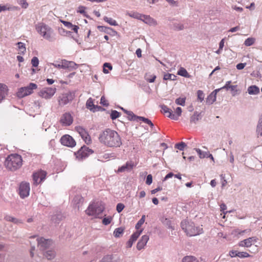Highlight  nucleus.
<instances>
[{
	"label": "nucleus",
	"instance_id": "9",
	"mask_svg": "<svg viewBox=\"0 0 262 262\" xmlns=\"http://www.w3.org/2000/svg\"><path fill=\"white\" fill-rule=\"evenodd\" d=\"M56 91L55 88H44L39 92L38 95L43 98L48 99L54 96Z\"/></svg>",
	"mask_w": 262,
	"mask_h": 262
},
{
	"label": "nucleus",
	"instance_id": "56",
	"mask_svg": "<svg viewBox=\"0 0 262 262\" xmlns=\"http://www.w3.org/2000/svg\"><path fill=\"white\" fill-rule=\"evenodd\" d=\"M31 63L34 67H37L39 64V60L37 57H33L31 59Z\"/></svg>",
	"mask_w": 262,
	"mask_h": 262
},
{
	"label": "nucleus",
	"instance_id": "61",
	"mask_svg": "<svg viewBox=\"0 0 262 262\" xmlns=\"http://www.w3.org/2000/svg\"><path fill=\"white\" fill-rule=\"evenodd\" d=\"M100 103L103 106H107L108 105L107 101L105 98L104 96H102L100 99Z\"/></svg>",
	"mask_w": 262,
	"mask_h": 262
},
{
	"label": "nucleus",
	"instance_id": "12",
	"mask_svg": "<svg viewBox=\"0 0 262 262\" xmlns=\"http://www.w3.org/2000/svg\"><path fill=\"white\" fill-rule=\"evenodd\" d=\"M75 130L78 133V134L80 135L81 138L87 144L91 143V137L85 128L82 126H78L75 127Z\"/></svg>",
	"mask_w": 262,
	"mask_h": 262
},
{
	"label": "nucleus",
	"instance_id": "30",
	"mask_svg": "<svg viewBox=\"0 0 262 262\" xmlns=\"http://www.w3.org/2000/svg\"><path fill=\"white\" fill-rule=\"evenodd\" d=\"M182 262H200L199 259L194 256L192 255H187L184 256L182 260Z\"/></svg>",
	"mask_w": 262,
	"mask_h": 262
},
{
	"label": "nucleus",
	"instance_id": "26",
	"mask_svg": "<svg viewBox=\"0 0 262 262\" xmlns=\"http://www.w3.org/2000/svg\"><path fill=\"white\" fill-rule=\"evenodd\" d=\"M5 220L8 222H12L15 224L18 225L23 223V222L21 220L18 219L17 218L14 217L13 216H11L10 215H6L5 216Z\"/></svg>",
	"mask_w": 262,
	"mask_h": 262
},
{
	"label": "nucleus",
	"instance_id": "64",
	"mask_svg": "<svg viewBox=\"0 0 262 262\" xmlns=\"http://www.w3.org/2000/svg\"><path fill=\"white\" fill-rule=\"evenodd\" d=\"M61 22L64 25L65 27H67L68 28H71L73 27L72 24L69 21L61 20Z\"/></svg>",
	"mask_w": 262,
	"mask_h": 262
},
{
	"label": "nucleus",
	"instance_id": "17",
	"mask_svg": "<svg viewBox=\"0 0 262 262\" xmlns=\"http://www.w3.org/2000/svg\"><path fill=\"white\" fill-rule=\"evenodd\" d=\"M134 167V163L132 161H128L124 165L118 168L117 172H129L133 169Z\"/></svg>",
	"mask_w": 262,
	"mask_h": 262
},
{
	"label": "nucleus",
	"instance_id": "21",
	"mask_svg": "<svg viewBox=\"0 0 262 262\" xmlns=\"http://www.w3.org/2000/svg\"><path fill=\"white\" fill-rule=\"evenodd\" d=\"M182 112V108L180 107H178L175 110V113H173L172 111H171V113L169 114V118L174 120H178L179 117L181 115Z\"/></svg>",
	"mask_w": 262,
	"mask_h": 262
},
{
	"label": "nucleus",
	"instance_id": "58",
	"mask_svg": "<svg viewBox=\"0 0 262 262\" xmlns=\"http://www.w3.org/2000/svg\"><path fill=\"white\" fill-rule=\"evenodd\" d=\"M112 221V218L111 216L104 217L102 220V223L105 225H107L111 223Z\"/></svg>",
	"mask_w": 262,
	"mask_h": 262
},
{
	"label": "nucleus",
	"instance_id": "59",
	"mask_svg": "<svg viewBox=\"0 0 262 262\" xmlns=\"http://www.w3.org/2000/svg\"><path fill=\"white\" fill-rule=\"evenodd\" d=\"M124 207L125 206H124V205L123 204H122V203H118L117 205L116 210L118 211V212L120 213V212H121L123 210V209H124Z\"/></svg>",
	"mask_w": 262,
	"mask_h": 262
},
{
	"label": "nucleus",
	"instance_id": "32",
	"mask_svg": "<svg viewBox=\"0 0 262 262\" xmlns=\"http://www.w3.org/2000/svg\"><path fill=\"white\" fill-rule=\"evenodd\" d=\"M86 106L90 110L95 112V105L94 104L93 100L92 98H90L86 101Z\"/></svg>",
	"mask_w": 262,
	"mask_h": 262
},
{
	"label": "nucleus",
	"instance_id": "42",
	"mask_svg": "<svg viewBox=\"0 0 262 262\" xmlns=\"http://www.w3.org/2000/svg\"><path fill=\"white\" fill-rule=\"evenodd\" d=\"M142 231H143L142 229H141L140 230L137 231L136 232L134 233L132 235L130 238L132 239V241H134L135 242L137 239L138 237L140 236V235L141 234Z\"/></svg>",
	"mask_w": 262,
	"mask_h": 262
},
{
	"label": "nucleus",
	"instance_id": "47",
	"mask_svg": "<svg viewBox=\"0 0 262 262\" xmlns=\"http://www.w3.org/2000/svg\"><path fill=\"white\" fill-rule=\"evenodd\" d=\"M126 114L128 115V118L129 120L135 121L136 120L137 116L135 115L132 111H126Z\"/></svg>",
	"mask_w": 262,
	"mask_h": 262
},
{
	"label": "nucleus",
	"instance_id": "52",
	"mask_svg": "<svg viewBox=\"0 0 262 262\" xmlns=\"http://www.w3.org/2000/svg\"><path fill=\"white\" fill-rule=\"evenodd\" d=\"M185 146H186V144L183 142H181L175 145V148L181 151L184 150V147Z\"/></svg>",
	"mask_w": 262,
	"mask_h": 262
},
{
	"label": "nucleus",
	"instance_id": "23",
	"mask_svg": "<svg viewBox=\"0 0 262 262\" xmlns=\"http://www.w3.org/2000/svg\"><path fill=\"white\" fill-rule=\"evenodd\" d=\"M7 86L3 83H0V101L7 95Z\"/></svg>",
	"mask_w": 262,
	"mask_h": 262
},
{
	"label": "nucleus",
	"instance_id": "10",
	"mask_svg": "<svg viewBox=\"0 0 262 262\" xmlns=\"http://www.w3.org/2000/svg\"><path fill=\"white\" fill-rule=\"evenodd\" d=\"M47 176L46 171L40 170L33 174V184L37 185L45 180Z\"/></svg>",
	"mask_w": 262,
	"mask_h": 262
},
{
	"label": "nucleus",
	"instance_id": "15",
	"mask_svg": "<svg viewBox=\"0 0 262 262\" xmlns=\"http://www.w3.org/2000/svg\"><path fill=\"white\" fill-rule=\"evenodd\" d=\"M36 241L37 242L38 247L41 250H44L52 244V241L49 239H46L42 237L37 238Z\"/></svg>",
	"mask_w": 262,
	"mask_h": 262
},
{
	"label": "nucleus",
	"instance_id": "57",
	"mask_svg": "<svg viewBox=\"0 0 262 262\" xmlns=\"http://www.w3.org/2000/svg\"><path fill=\"white\" fill-rule=\"evenodd\" d=\"M237 256L240 258L248 257L250 255L246 252H238Z\"/></svg>",
	"mask_w": 262,
	"mask_h": 262
},
{
	"label": "nucleus",
	"instance_id": "2",
	"mask_svg": "<svg viewBox=\"0 0 262 262\" xmlns=\"http://www.w3.org/2000/svg\"><path fill=\"white\" fill-rule=\"evenodd\" d=\"M23 165V159L20 155L14 154L9 155L5 160V165L11 171H14L19 169Z\"/></svg>",
	"mask_w": 262,
	"mask_h": 262
},
{
	"label": "nucleus",
	"instance_id": "11",
	"mask_svg": "<svg viewBox=\"0 0 262 262\" xmlns=\"http://www.w3.org/2000/svg\"><path fill=\"white\" fill-rule=\"evenodd\" d=\"M30 184L28 182H23L19 185V193L21 198H25L29 196L30 192Z\"/></svg>",
	"mask_w": 262,
	"mask_h": 262
},
{
	"label": "nucleus",
	"instance_id": "55",
	"mask_svg": "<svg viewBox=\"0 0 262 262\" xmlns=\"http://www.w3.org/2000/svg\"><path fill=\"white\" fill-rule=\"evenodd\" d=\"M197 96H198V99L201 102H202L204 100L205 95L202 91L198 90L197 92Z\"/></svg>",
	"mask_w": 262,
	"mask_h": 262
},
{
	"label": "nucleus",
	"instance_id": "63",
	"mask_svg": "<svg viewBox=\"0 0 262 262\" xmlns=\"http://www.w3.org/2000/svg\"><path fill=\"white\" fill-rule=\"evenodd\" d=\"M59 33L61 35L65 36L67 34L70 33V31H68L64 29L61 28L59 29Z\"/></svg>",
	"mask_w": 262,
	"mask_h": 262
},
{
	"label": "nucleus",
	"instance_id": "48",
	"mask_svg": "<svg viewBox=\"0 0 262 262\" xmlns=\"http://www.w3.org/2000/svg\"><path fill=\"white\" fill-rule=\"evenodd\" d=\"M156 78L155 75H145V79L149 82H154Z\"/></svg>",
	"mask_w": 262,
	"mask_h": 262
},
{
	"label": "nucleus",
	"instance_id": "20",
	"mask_svg": "<svg viewBox=\"0 0 262 262\" xmlns=\"http://www.w3.org/2000/svg\"><path fill=\"white\" fill-rule=\"evenodd\" d=\"M257 238L256 237H251L244 239L241 242L239 246L246 247H250L254 242H256Z\"/></svg>",
	"mask_w": 262,
	"mask_h": 262
},
{
	"label": "nucleus",
	"instance_id": "27",
	"mask_svg": "<svg viewBox=\"0 0 262 262\" xmlns=\"http://www.w3.org/2000/svg\"><path fill=\"white\" fill-rule=\"evenodd\" d=\"M201 118V113L195 112L193 115L191 116L190 122L191 123L196 124V122Z\"/></svg>",
	"mask_w": 262,
	"mask_h": 262
},
{
	"label": "nucleus",
	"instance_id": "62",
	"mask_svg": "<svg viewBox=\"0 0 262 262\" xmlns=\"http://www.w3.org/2000/svg\"><path fill=\"white\" fill-rule=\"evenodd\" d=\"M231 83V81H228L226 82L224 86L221 88L222 89H226V90H228L230 89V87L232 86V85H230V83Z\"/></svg>",
	"mask_w": 262,
	"mask_h": 262
},
{
	"label": "nucleus",
	"instance_id": "7",
	"mask_svg": "<svg viewBox=\"0 0 262 262\" xmlns=\"http://www.w3.org/2000/svg\"><path fill=\"white\" fill-rule=\"evenodd\" d=\"M75 97V93L69 92L62 94L58 97V103L60 106H64L72 101Z\"/></svg>",
	"mask_w": 262,
	"mask_h": 262
},
{
	"label": "nucleus",
	"instance_id": "41",
	"mask_svg": "<svg viewBox=\"0 0 262 262\" xmlns=\"http://www.w3.org/2000/svg\"><path fill=\"white\" fill-rule=\"evenodd\" d=\"M163 79L165 80H175L176 79V76L173 74L167 73L164 75Z\"/></svg>",
	"mask_w": 262,
	"mask_h": 262
},
{
	"label": "nucleus",
	"instance_id": "45",
	"mask_svg": "<svg viewBox=\"0 0 262 262\" xmlns=\"http://www.w3.org/2000/svg\"><path fill=\"white\" fill-rule=\"evenodd\" d=\"M255 42V39L252 37H249L247 38L245 42L244 45L246 46H252Z\"/></svg>",
	"mask_w": 262,
	"mask_h": 262
},
{
	"label": "nucleus",
	"instance_id": "53",
	"mask_svg": "<svg viewBox=\"0 0 262 262\" xmlns=\"http://www.w3.org/2000/svg\"><path fill=\"white\" fill-rule=\"evenodd\" d=\"M247 230H240L238 229H236L232 230L231 234L234 235H236L238 234H243L244 233H246L247 232Z\"/></svg>",
	"mask_w": 262,
	"mask_h": 262
},
{
	"label": "nucleus",
	"instance_id": "13",
	"mask_svg": "<svg viewBox=\"0 0 262 262\" xmlns=\"http://www.w3.org/2000/svg\"><path fill=\"white\" fill-rule=\"evenodd\" d=\"M61 144L64 146L73 147L76 145V142L74 139L69 135L63 136L60 139Z\"/></svg>",
	"mask_w": 262,
	"mask_h": 262
},
{
	"label": "nucleus",
	"instance_id": "19",
	"mask_svg": "<svg viewBox=\"0 0 262 262\" xmlns=\"http://www.w3.org/2000/svg\"><path fill=\"white\" fill-rule=\"evenodd\" d=\"M63 64V69H68L69 70L76 69L77 68V64L73 61H67L65 59L62 60Z\"/></svg>",
	"mask_w": 262,
	"mask_h": 262
},
{
	"label": "nucleus",
	"instance_id": "29",
	"mask_svg": "<svg viewBox=\"0 0 262 262\" xmlns=\"http://www.w3.org/2000/svg\"><path fill=\"white\" fill-rule=\"evenodd\" d=\"M99 158L101 160H108L111 158L115 159L116 158L115 154L114 153H104L99 156Z\"/></svg>",
	"mask_w": 262,
	"mask_h": 262
},
{
	"label": "nucleus",
	"instance_id": "40",
	"mask_svg": "<svg viewBox=\"0 0 262 262\" xmlns=\"http://www.w3.org/2000/svg\"><path fill=\"white\" fill-rule=\"evenodd\" d=\"M195 150L196 151V152L198 153V154L199 155V157L201 159L204 158L208 156V152L202 151L199 148H195Z\"/></svg>",
	"mask_w": 262,
	"mask_h": 262
},
{
	"label": "nucleus",
	"instance_id": "24",
	"mask_svg": "<svg viewBox=\"0 0 262 262\" xmlns=\"http://www.w3.org/2000/svg\"><path fill=\"white\" fill-rule=\"evenodd\" d=\"M102 262H121V260L118 257H115L112 255H107L102 258Z\"/></svg>",
	"mask_w": 262,
	"mask_h": 262
},
{
	"label": "nucleus",
	"instance_id": "36",
	"mask_svg": "<svg viewBox=\"0 0 262 262\" xmlns=\"http://www.w3.org/2000/svg\"><path fill=\"white\" fill-rule=\"evenodd\" d=\"M124 231V228L122 227H119L116 228L114 231V235L116 237H120L123 234Z\"/></svg>",
	"mask_w": 262,
	"mask_h": 262
},
{
	"label": "nucleus",
	"instance_id": "3",
	"mask_svg": "<svg viewBox=\"0 0 262 262\" xmlns=\"http://www.w3.org/2000/svg\"><path fill=\"white\" fill-rule=\"evenodd\" d=\"M36 30L45 39L50 42L55 40V34L53 30L48 25L43 23H39L36 26Z\"/></svg>",
	"mask_w": 262,
	"mask_h": 262
},
{
	"label": "nucleus",
	"instance_id": "37",
	"mask_svg": "<svg viewBox=\"0 0 262 262\" xmlns=\"http://www.w3.org/2000/svg\"><path fill=\"white\" fill-rule=\"evenodd\" d=\"M230 90L232 92V96H235L236 95H238L241 93V90L237 89V85H232V86L230 87Z\"/></svg>",
	"mask_w": 262,
	"mask_h": 262
},
{
	"label": "nucleus",
	"instance_id": "33",
	"mask_svg": "<svg viewBox=\"0 0 262 262\" xmlns=\"http://www.w3.org/2000/svg\"><path fill=\"white\" fill-rule=\"evenodd\" d=\"M103 20L111 26H117L118 25L117 21L111 17L104 16L103 17Z\"/></svg>",
	"mask_w": 262,
	"mask_h": 262
},
{
	"label": "nucleus",
	"instance_id": "8",
	"mask_svg": "<svg viewBox=\"0 0 262 262\" xmlns=\"http://www.w3.org/2000/svg\"><path fill=\"white\" fill-rule=\"evenodd\" d=\"M93 153V150L88 147L84 145L82 146L75 154L76 158L82 160Z\"/></svg>",
	"mask_w": 262,
	"mask_h": 262
},
{
	"label": "nucleus",
	"instance_id": "4",
	"mask_svg": "<svg viewBox=\"0 0 262 262\" xmlns=\"http://www.w3.org/2000/svg\"><path fill=\"white\" fill-rule=\"evenodd\" d=\"M182 229L189 236L200 235L203 232V228L201 227H195L194 224L187 220L182 221L181 223Z\"/></svg>",
	"mask_w": 262,
	"mask_h": 262
},
{
	"label": "nucleus",
	"instance_id": "39",
	"mask_svg": "<svg viewBox=\"0 0 262 262\" xmlns=\"http://www.w3.org/2000/svg\"><path fill=\"white\" fill-rule=\"evenodd\" d=\"M17 45L18 46V48L20 51V53L21 54H24L26 51L25 43L22 42H18L17 43Z\"/></svg>",
	"mask_w": 262,
	"mask_h": 262
},
{
	"label": "nucleus",
	"instance_id": "50",
	"mask_svg": "<svg viewBox=\"0 0 262 262\" xmlns=\"http://www.w3.org/2000/svg\"><path fill=\"white\" fill-rule=\"evenodd\" d=\"M120 113H119L117 111L113 110V111H112L110 117L112 120H115L116 119L118 118L120 116Z\"/></svg>",
	"mask_w": 262,
	"mask_h": 262
},
{
	"label": "nucleus",
	"instance_id": "60",
	"mask_svg": "<svg viewBox=\"0 0 262 262\" xmlns=\"http://www.w3.org/2000/svg\"><path fill=\"white\" fill-rule=\"evenodd\" d=\"M152 182V177L151 174H148L146 177V184L148 185H150Z\"/></svg>",
	"mask_w": 262,
	"mask_h": 262
},
{
	"label": "nucleus",
	"instance_id": "38",
	"mask_svg": "<svg viewBox=\"0 0 262 262\" xmlns=\"http://www.w3.org/2000/svg\"><path fill=\"white\" fill-rule=\"evenodd\" d=\"M178 74L185 77H189V74L188 73L187 71L184 68H181L179 69V70L178 72Z\"/></svg>",
	"mask_w": 262,
	"mask_h": 262
},
{
	"label": "nucleus",
	"instance_id": "5",
	"mask_svg": "<svg viewBox=\"0 0 262 262\" xmlns=\"http://www.w3.org/2000/svg\"><path fill=\"white\" fill-rule=\"evenodd\" d=\"M37 88V85L34 83H30L27 86L21 87L18 90L16 93L17 97L21 98L33 93V90Z\"/></svg>",
	"mask_w": 262,
	"mask_h": 262
},
{
	"label": "nucleus",
	"instance_id": "31",
	"mask_svg": "<svg viewBox=\"0 0 262 262\" xmlns=\"http://www.w3.org/2000/svg\"><path fill=\"white\" fill-rule=\"evenodd\" d=\"M43 255L48 259L51 260L55 257L56 253L54 250H49L46 251Z\"/></svg>",
	"mask_w": 262,
	"mask_h": 262
},
{
	"label": "nucleus",
	"instance_id": "35",
	"mask_svg": "<svg viewBox=\"0 0 262 262\" xmlns=\"http://www.w3.org/2000/svg\"><path fill=\"white\" fill-rule=\"evenodd\" d=\"M160 107L161 108L162 112L166 115L167 117L169 118V114L171 113V110L166 105H161L160 106Z\"/></svg>",
	"mask_w": 262,
	"mask_h": 262
},
{
	"label": "nucleus",
	"instance_id": "22",
	"mask_svg": "<svg viewBox=\"0 0 262 262\" xmlns=\"http://www.w3.org/2000/svg\"><path fill=\"white\" fill-rule=\"evenodd\" d=\"M98 29L100 31L104 32L108 34H111L113 35H116L117 34V32L114 30L113 29L110 27H107L105 26H98Z\"/></svg>",
	"mask_w": 262,
	"mask_h": 262
},
{
	"label": "nucleus",
	"instance_id": "34",
	"mask_svg": "<svg viewBox=\"0 0 262 262\" xmlns=\"http://www.w3.org/2000/svg\"><path fill=\"white\" fill-rule=\"evenodd\" d=\"M216 98L215 94L211 93L208 96L206 99V102L209 104H212L216 100Z\"/></svg>",
	"mask_w": 262,
	"mask_h": 262
},
{
	"label": "nucleus",
	"instance_id": "51",
	"mask_svg": "<svg viewBox=\"0 0 262 262\" xmlns=\"http://www.w3.org/2000/svg\"><path fill=\"white\" fill-rule=\"evenodd\" d=\"M62 219L61 214H57V215L53 216L52 220L55 223H58Z\"/></svg>",
	"mask_w": 262,
	"mask_h": 262
},
{
	"label": "nucleus",
	"instance_id": "44",
	"mask_svg": "<svg viewBox=\"0 0 262 262\" xmlns=\"http://www.w3.org/2000/svg\"><path fill=\"white\" fill-rule=\"evenodd\" d=\"M262 131V114L260 116L256 126V132L259 133Z\"/></svg>",
	"mask_w": 262,
	"mask_h": 262
},
{
	"label": "nucleus",
	"instance_id": "16",
	"mask_svg": "<svg viewBox=\"0 0 262 262\" xmlns=\"http://www.w3.org/2000/svg\"><path fill=\"white\" fill-rule=\"evenodd\" d=\"M139 20L143 21L144 23L149 26H156L157 25V21L149 15L141 14Z\"/></svg>",
	"mask_w": 262,
	"mask_h": 262
},
{
	"label": "nucleus",
	"instance_id": "43",
	"mask_svg": "<svg viewBox=\"0 0 262 262\" xmlns=\"http://www.w3.org/2000/svg\"><path fill=\"white\" fill-rule=\"evenodd\" d=\"M127 14L131 17L136 18V19L139 20L140 18L141 14L139 13L138 12H127Z\"/></svg>",
	"mask_w": 262,
	"mask_h": 262
},
{
	"label": "nucleus",
	"instance_id": "14",
	"mask_svg": "<svg viewBox=\"0 0 262 262\" xmlns=\"http://www.w3.org/2000/svg\"><path fill=\"white\" fill-rule=\"evenodd\" d=\"M73 121V117L70 113H65L61 117L60 123L65 126H70Z\"/></svg>",
	"mask_w": 262,
	"mask_h": 262
},
{
	"label": "nucleus",
	"instance_id": "54",
	"mask_svg": "<svg viewBox=\"0 0 262 262\" xmlns=\"http://www.w3.org/2000/svg\"><path fill=\"white\" fill-rule=\"evenodd\" d=\"M106 68H108V69H109L110 70H112V66L109 63L105 62L104 63L103 71L105 74H107L109 73L108 70L106 69Z\"/></svg>",
	"mask_w": 262,
	"mask_h": 262
},
{
	"label": "nucleus",
	"instance_id": "6",
	"mask_svg": "<svg viewBox=\"0 0 262 262\" xmlns=\"http://www.w3.org/2000/svg\"><path fill=\"white\" fill-rule=\"evenodd\" d=\"M104 207L98 204H91L89 205L86 210V213L89 215L94 216L95 217H99V215L102 213Z\"/></svg>",
	"mask_w": 262,
	"mask_h": 262
},
{
	"label": "nucleus",
	"instance_id": "18",
	"mask_svg": "<svg viewBox=\"0 0 262 262\" xmlns=\"http://www.w3.org/2000/svg\"><path fill=\"white\" fill-rule=\"evenodd\" d=\"M149 240V236L147 235H143L137 245V248L139 250L143 249Z\"/></svg>",
	"mask_w": 262,
	"mask_h": 262
},
{
	"label": "nucleus",
	"instance_id": "46",
	"mask_svg": "<svg viewBox=\"0 0 262 262\" xmlns=\"http://www.w3.org/2000/svg\"><path fill=\"white\" fill-rule=\"evenodd\" d=\"M145 215H142V217L140 219V220L137 222L136 225V228L137 229H139L141 226L145 222Z\"/></svg>",
	"mask_w": 262,
	"mask_h": 262
},
{
	"label": "nucleus",
	"instance_id": "25",
	"mask_svg": "<svg viewBox=\"0 0 262 262\" xmlns=\"http://www.w3.org/2000/svg\"><path fill=\"white\" fill-rule=\"evenodd\" d=\"M247 91L250 95H257L260 93L259 88L255 85H251L248 87Z\"/></svg>",
	"mask_w": 262,
	"mask_h": 262
},
{
	"label": "nucleus",
	"instance_id": "28",
	"mask_svg": "<svg viewBox=\"0 0 262 262\" xmlns=\"http://www.w3.org/2000/svg\"><path fill=\"white\" fill-rule=\"evenodd\" d=\"M161 221L163 224L166 226L168 228L171 230H174V227L173 225V224L170 220L167 218H163Z\"/></svg>",
	"mask_w": 262,
	"mask_h": 262
},
{
	"label": "nucleus",
	"instance_id": "1",
	"mask_svg": "<svg viewBox=\"0 0 262 262\" xmlns=\"http://www.w3.org/2000/svg\"><path fill=\"white\" fill-rule=\"evenodd\" d=\"M98 140L100 143L108 147H119L122 144L118 133L110 128L101 132L99 135Z\"/></svg>",
	"mask_w": 262,
	"mask_h": 262
},
{
	"label": "nucleus",
	"instance_id": "49",
	"mask_svg": "<svg viewBox=\"0 0 262 262\" xmlns=\"http://www.w3.org/2000/svg\"><path fill=\"white\" fill-rule=\"evenodd\" d=\"M185 100L186 98H179L176 100L175 102L177 105L184 106L185 105Z\"/></svg>",
	"mask_w": 262,
	"mask_h": 262
}]
</instances>
